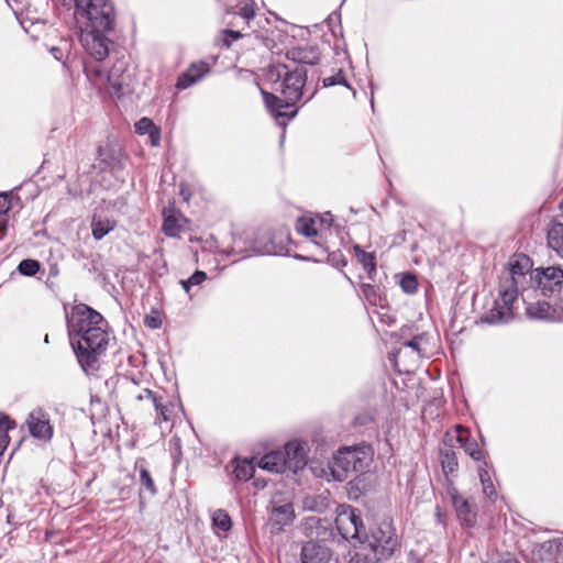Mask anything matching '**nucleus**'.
<instances>
[{
	"label": "nucleus",
	"mask_w": 563,
	"mask_h": 563,
	"mask_svg": "<svg viewBox=\"0 0 563 563\" xmlns=\"http://www.w3.org/2000/svg\"><path fill=\"white\" fill-rule=\"evenodd\" d=\"M70 344L82 369L95 368L98 357L106 351L109 335L103 317L89 306L78 303L66 313Z\"/></svg>",
	"instance_id": "1"
},
{
	"label": "nucleus",
	"mask_w": 563,
	"mask_h": 563,
	"mask_svg": "<svg viewBox=\"0 0 563 563\" xmlns=\"http://www.w3.org/2000/svg\"><path fill=\"white\" fill-rule=\"evenodd\" d=\"M75 15L85 23L80 43L86 53L97 62L103 60L112 42L109 34L114 30L115 12L109 0H74Z\"/></svg>",
	"instance_id": "2"
},
{
	"label": "nucleus",
	"mask_w": 563,
	"mask_h": 563,
	"mask_svg": "<svg viewBox=\"0 0 563 563\" xmlns=\"http://www.w3.org/2000/svg\"><path fill=\"white\" fill-rule=\"evenodd\" d=\"M264 77L272 84L280 82L279 91L283 96L282 99L274 93L261 89L267 109L277 118H295L297 109L290 113L286 112L285 109L292 108L301 100L307 82V69L298 65L290 67L282 63L271 64L264 69Z\"/></svg>",
	"instance_id": "3"
},
{
	"label": "nucleus",
	"mask_w": 563,
	"mask_h": 563,
	"mask_svg": "<svg viewBox=\"0 0 563 563\" xmlns=\"http://www.w3.org/2000/svg\"><path fill=\"white\" fill-rule=\"evenodd\" d=\"M532 267L531 260L525 254H516L510 257L507 267L499 276L498 295L495 307L484 317L487 323H507L512 318V308L519 294V289L526 288L529 282L527 274Z\"/></svg>",
	"instance_id": "4"
},
{
	"label": "nucleus",
	"mask_w": 563,
	"mask_h": 563,
	"mask_svg": "<svg viewBox=\"0 0 563 563\" xmlns=\"http://www.w3.org/2000/svg\"><path fill=\"white\" fill-rule=\"evenodd\" d=\"M368 465L367 454L360 448H342L330 462L335 481H345L351 473L363 472Z\"/></svg>",
	"instance_id": "5"
},
{
	"label": "nucleus",
	"mask_w": 563,
	"mask_h": 563,
	"mask_svg": "<svg viewBox=\"0 0 563 563\" xmlns=\"http://www.w3.org/2000/svg\"><path fill=\"white\" fill-rule=\"evenodd\" d=\"M332 213H303L297 219L296 230L299 234L312 239L316 244L324 245L332 235Z\"/></svg>",
	"instance_id": "6"
},
{
	"label": "nucleus",
	"mask_w": 563,
	"mask_h": 563,
	"mask_svg": "<svg viewBox=\"0 0 563 563\" xmlns=\"http://www.w3.org/2000/svg\"><path fill=\"white\" fill-rule=\"evenodd\" d=\"M529 283L531 289H537L543 296L560 294L563 290V268L560 266H549L537 268L531 272Z\"/></svg>",
	"instance_id": "7"
},
{
	"label": "nucleus",
	"mask_w": 563,
	"mask_h": 563,
	"mask_svg": "<svg viewBox=\"0 0 563 563\" xmlns=\"http://www.w3.org/2000/svg\"><path fill=\"white\" fill-rule=\"evenodd\" d=\"M368 547L375 553L377 560H385L393 555L398 545V539L390 522H382L369 537H366Z\"/></svg>",
	"instance_id": "8"
},
{
	"label": "nucleus",
	"mask_w": 563,
	"mask_h": 563,
	"mask_svg": "<svg viewBox=\"0 0 563 563\" xmlns=\"http://www.w3.org/2000/svg\"><path fill=\"white\" fill-rule=\"evenodd\" d=\"M335 526L344 539L362 541L364 526L356 509L351 506L342 507L335 518Z\"/></svg>",
	"instance_id": "9"
},
{
	"label": "nucleus",
	"mask_w": 563,
	"mask_h": 563,
	"mask_svg": "<svg viewBox=\"0 0 563 563\" xmlns=\"http://www.w3.org/2000/svg\"><path fill=\"white\" fill-rule=\"evenodd\" d=\"M97 161L101 170L117 174L123 168L124 154L118 143L107 140L98 146Z\"/></svg>",
	"instance_id": "10"
},
{
	"label": "nucleus",
	"mask_w": 563,
	"mask_h": 563,
	"mask_svg": "<svg viewBox=\"0 0 563 563\" xmlns=\"http://www.w3.org/2000/svg\"><path fill=\"white\" fill-rule=\"evenodd\" d=\"M29 433L41 441L48 442L54 434L49 415L43 408H34L26 417Z\"/></svg>",
	"instance_id": "11"
},
{
	"label": "nucleus",
	"mask_w": 563,
	"mask_h": 563,
	"mask_svg": "<svg viewBox=\"0 0 563 563\" xmlns=\"http://www.w3.org/2000/svg\"><path fill=\"white\" fill-rule=\"evenodd\" d=\"M448 494L462 525L473 527L476 523V506L459 493L455 487H449Z\"/></svg>",
	"instance_id": "12"
},
{
	"label": "nucleus",
	"mask_w": 563,
	"mask_h": 563,
	"mask_svg": "<svg viewBox=\"0 0 563 563\" xmlns=\"http://www.w3.org/2000/svg\"><path fill=\"white\" fill-rule=\"evenodd\" d=\"M537 289L523 288L521 291L522 301L526 305V313L530 319L545 320L552 318L553 310L545 300L532 301V294Z\"/></svg>",
	"instance_id": "13"
},
{
	"label": "nucleus",
	"mask_w": 563,
	"mask_h": 563,
	"mask_svg": "<svg viewBox=\"0 0 563 563\" xmlns=\"http://www.w3.org/2000/svg\"><path fill=\"white\" fill-rule=\"evenodd\" d=\"M287 470L297 473L307 464V445L298 441H290L284 448Z\"/></svg>",
	"instance_id": "14"
},
{
	"label": "nucleus",
	"mask_w": 563,
	"mask_h": 563,
	"mask_svg": "<svg viewBox=\"0 0 563 563\" xmlns=\"http://www.w3.org/2000/svg\"><path fill=\"white\" fill-rule=\"evenodd\" d=\"M137 400H148L153 405L156 411V422L170 421L173 419L175 406L172 401H164L162 397H158L150 389H144L137 397Z\"/></svg>",
	"instance_id": "15"
},
{
	"label": "nucleus",
	"mask_w": 563,
	"mask_h": 563,
	"mask_svg": "<svg viewBox=\"0 0 563 563\" xmlns=\"http://www.w3.org/2000/svg\"><path fill=\"white\" fill-rule=\"evenodd\" d=\"M130 74L123 63H115L106 76V84L114 93H125L130 88Z\"/></svg>",
	"instance_id": "16"
},
{
	"label": "nucleus",
	"mask_w": 563,
	"mask_h": 563,
	"mask_svg": "<svg viewBox=\"0 0 563 563\" xmlns=\"http://www.w3.org/2000/svg\"><path fill=\"white\" fill-rule=\"evenodd\" d=\"M294 507L290 503L283 505H273L269 515V526L273 533H278L287 525H290L294 520Z\"/></svg>",
	"instance_id": "17"
},
{
	"label": "nucleus",
	"mask_w": 563,
	"mask_h": 563,
	"mask_svg": "<svg viewBox=\"0 0 563 563\" xmlns=\"http://www.w3.org/2000/svg\"><path fill=\"white\" fill-rule=\"evenodd\" d=\"M289 242V233L287 230H279L274 233L269 242H261L258 239L255 241V250L261 254H278L287 251Z\"/></svg>",
	"instance_id": "18"
},
{
	"label": "nucleus",
	"mask_w": 563,
	"mask_h": 563,
	"mask_svg": "<svg viewBox=\"0 0 563 563\" xmlns=\"http://www.w3.org/2000/svg\"><path fill=\"white\" fill-rule=\"evenodd\" d=\"M286 57L298 66L316 65L320 60V53L316 46L306 45L288 49Z\"/></svg>",
	"instance_id": "19"
},
{
	"label": "nucleus",
	"mask_w": 563,
	"mask_h": 563,
	"mask_svg": "<svg viewBox=\"0 0 563 563\" xmlns=\"http://www.w3.org/2000/svg\"><path fill=\"white\" fill-rule=\"evenodd\" d=\"M329 560V550L319 543L307 542L301 549L302 563H328Z\"/></svg>",
	"instance_id": "20"
},
{
	"label": "nucleus",
	"mask_w": 563,
	"mask_h": 563,
	"mask_svg": "<svg viewBox=\"0 0 563 563\" xmlns=\"http://www.w3.org/2000/svg\"><path fill=\"white\" fill-rule=\"evenodd\" d=\"M209 71V65L205 62L194 63L190 67L178 78L177 87L186 89L197 82Z\"/></svg>",
	"instance_id": "21"
},
{
	"label": "nucleus",
	"mask_w": 563,
	"mask_h": 563,
	"mask_svg": "<svg viewBox=\"0 0 563 563\" xmlns=\"http://www.w3.org/2000/svg\"><path fill=\"white\" fill-rule=\"evenodd\" d=\"M260 467L274 473H283L287 470V462L283 451H272L260 461Z\"/></svg>",
	"instance_id": "22"
},
{
	"label": "nucleus",
	"mask_w": 563,
	"mask_h": 563,
	"mask_svg": "<svg viewBox=\"0 0 563 563\" xmlns=\"http://www.w3.org/2000/svg\"><path fill=\"white\" fill-rule=\"evenodd\" d=\"M189 221L183 213H167L163 222V231L169 238H176L187 229Z\"/></svg>",
	"instance_id": "23"
},
{
	"label": "nucleus",
	"mask_w": 563,
	"mask_h": 563,
	"mask_svg": "<svg viewBox=\"0 0 563 563\" xmlns=\"http://www.w3.org/2000/svg\"><path fill=\"white\" fill-rule=\"evenodd\" d=\"M456 432V441L464 449L465 453L468 454L473 460L481 461L483 457V453L475 441H471L468 439V430L463 428L462 426L455 427Z\"/></svg>",
	"instance_id": "24"
},
{
	"label": "nucleus",
	"mask_w": 563,
	"mask_h": 563,
	"mask_svg": "<svg viewBox=\"0 0 563 563\" xmlns=\"http://www.w3.org/2000/svg\"><path fill=\"white\" fill-rule=\"evenodd\" d=\"M115 227V221L107 213H93L91 221L92 235L96 240H101Z\"/></svg>",
	"instance_id": "25"
},
{
	"label": "nucleus",
	"mask_w": 563,
	"mask_h": 563,
	"mask_svg": "<svg viewBox=\"0 0 563 563\" xmlns=\"http://www.w3.org/2000/svg\"><path fill=\"white\" fill-rule=\"evenodd\" d=\"M548 244L563 258V223H553L548 231Z\"/></svg>",
	"instance_id": "26"
},
{
	"label": "nucleus",
	"mask_w": 563,
	"mask_h": 563,
	"mask_svg": "<svg viewBox=\"0 0 563 563\" xmlns=\"http://www.w3.org/2000/svg\"><path fill=\"white\" fill-rule=\"evenodd\" d=\"M135 468L139 470L141 485L145 487V489L150 493L151 496H154L157 489L151 473L145 466L144 459L136 460Z\"/></svg>",
	"instance_id": "27"
},
{
	"label": "nucleus",
	"mask_w": 563,
	"mask_h": 563,
	"mask_svg": "<svg viewBox=\"0 0 563 563\" xmlns=\"http://www.w3.org/2000/svg\"><path fill=\"white\" fill-rule=\"evenodd\" d=\"M23 205L19 195L11 191L0 192V211H12L14 209H22Z\"/></svg>",
	"instance_id": "28"
},
{
	"label": "nucleus",
	"mask_w": 563,
	"mask_h": 563,
	"mask_svg": "<svg viewBox=\"0 0 563 563\" xmlns=\"http://www.w3.org/2000/svg\"><path fill=\"white\" fill-rule=\"evenodd\" d=\"M234 463H235V465H234L233 474L238 481L246 482L253 476L254 465H253L252 461H250L247 459H244V460L236 459L234 461Z\"/></svg>",
	"instance_id": "29"
},
{
	"label": "nucleus",
	"mask_w": 563,
	"mask_h": 563,
	"mask_svg": "<svg viewBox=\"0 0 563 563\" xmlns=\"http://www.w3.org/2000/svg\"><path fill=\"white\" fill-rule=\"evenodd\" d=\"M441 465L445 474H452L457 470V457L452 448L441 449Z\"/></svg>",
	"instance_id": "30"
},
{
	"label": "nucleus",
	"mask_w": 563,
	"mask_h": 563,
	"mask_svg": "<svg viewBox=\"0 0 563 563\" xmlns=\"http://www.w3.org/2000/svg\"><path fill=\"white\" fill-rule=\"evenodd\" d=\"M213 527L218 531L227 532L232 527V521L227 511L218 509L212 515Z\"/></svg>",
	"instance_id": "31"
},
{
	"label": "nucleus",
	"mask_w": 563,
	"mask_h": 563,
	"mask_svg": "<svg viewBox=\"0 0 563 563\" xmlns=\"http://www.w3.org/2000/svg\"><path fill=\"white\" fill-rule=\"evenodd\" d=\"M539 547L540 551L544 552L547 555V558L542 556V559H552L558 552L561 551V549H563V539H552L541 543Z\"/></svg>",
	"instance_id": "32"
},
{
	"label": "nucleus",
	"mask_w": 563,
	"mask_h": 563,
	"mask_svg": "<svg viewBox=\"0 0 563 563\" xmlns=\"http://www.w3.org/2000/svg\"><path fill=\"white\" fill-rule=\"evenodd\" d=\"M478 473H479V479H481V483H482V486H483V493L489 499L496 498L497 494H496L494 484H493V482L490 479L488 471L483 468V467H479Z\"/></svg>",
	"instance_id": "33"
},
{
	"label": "nucleus",
	"mask_w": 563,
	"mask_h": 563,
	"mask_svg": "<svg viewBox=\"0 0 563 563\" xmlns=\"http://www.w3.org/2000/svg\"><path fill=\"white\" fill-rule=\"evenodd\" d=\"M357 261L362 264L363 268L372 273L375 271V256L372 253L363 251L360 246L354 247Z\"/></svg>",
	"instance_id": "34"
},
{
	"label": "nucleus",
	"mask_w": 563,
	"mask_h": 563,
	"mask_svg": "<svg viewBox=\"0 0 563 563\" xmlns=\"http://www.w3.org/2000/svg\"><path fill=\"white\" fill-rule=\"evenodd\" d=\"M85 73L87 77L95 84H106V74L98 65L85 63Z\"/></svg>",
	"instance_id": "35"
},
{
	"label": "nucleus",
	"mask_w": 563,
	"mask_h": 563,
	"mask_svg": "<svg viewBox=\"0 0 563 563\" xmlns=\"http://www.w3.org/2000/svg\"><path fill=\"white\" fill-rule=\"evenodd\" d=\"M18 271L24 276H34L40 271V263L35 260H23L19 264Z\"/></svg>",
	"instance_id": "36"
},
{
	"label": "nucleus",
	"mask_w": 563,
	"mask_h": 563,
	"mask_svg": "<svg viewBox=\"0 0 563 563\" xmlns=\"http://www.w3.org/2000/svg\"><path fill=\"white\" fill-rule=\"evenodd\" d=\"M135 130L139 134L144 135L153 133L157 137V126L148 118H142L135 123Z\"/></svg>",
	"instance_id": "37"
},
{
	"label": "nucleus",
	"mask_w": 563,
	"mask_h": 563,
	"mask_svg": "<svg viewBox=\"0 0 563 563\" xmlns=\"http://www.w3.org/2000/svg\"><path fill=\"white\" fill-rule=\"evenodd\" d=\"M322 84L323 87H332L335 85H343L349 87V84L341 69L335 75L323 78Z\"/></svg>",
	"instance_id": "38"
},
{
	"label": "nucleus",
	"mask_w": 563,
	"mask_h": 563,
	"mask_svg": "<svg viewBox=\"0 0 563 563\" xmlns=\"http://www.w3.org/2000/svg\"><path fill=\"white\" fill-rule=\"evenodd\" d=\"M400 287L407 294L416 292L418 287L416 277L412 275H405L400 280Z\"/></svg>",
	"instance_id": "39"
},
{
	"label": "nucleus",
	"mask_w": 563,
	"mask_h": 563,
	"mask_svg": "<svg viewBox=\"0 0 563 563\" xmlns=\"http://www.w3.org/2000/svg\"><path fill=\"white\" fill-rule=\"evenodd\" d=\"M422 340L421 335L415 336L412 340L406 341L402 343L404 349H410L413 353H416L417 357L423 356V350L421 349L420 341Z\"/></svg>",
	"instance_id": "40"
},
{
	"label": "nucleus",
	"mask_w": 563,
	"mask_h": 563,
	"mask_svg": "<svg viewBox=\"0 0 563 563\" xmlns=\"http://www.w3.org/2000/svg\"><path fill=\"white\" fill-rule=\"evenodd\" d=\"M15 427V422L8 416H0V434H8V431Z\"/></svg>",
	"instance_id": "41"
},
{
	"label": "nucleus",
	"mask_w": 563,
	"mask_h": 563,
	"mask_svg": "<svg viewBox=\"0 0 563 563\" xmlns=\"http://www.w3.org/2000/svg\"><path fill=\"white\" fill-rule=\"evenodd\" d=\"M241 15L246 19V20H251L254 18L255 15V9H254V2L253 1H250V2H246L242 8H241Z\"/></svg>",
	"instance_id": "42"
},
{
	"label": "nucleus",
	"mask_w": 563,
	"mask_h": 563,
	"mask_svg": "<svg viewBox=\"0 0 563 563\" xmlns=\"http://www.w3.org/2000/svg\"><path fill=\"white\" fill-rule=\"evenodd\" d=\"M207 278V275L202 271H196L192 276H190L187 279V284H191L192 286L200 285L202 282H205Z\"/></svg>",
	"instance_id": "43"
},
{
	"label": "nucleus",
	"mask_w": 563,
	"mask_h": 563,
	"mask_svg": "<svg viewBox=\"0 0 563 563\" xmlns=\"http://www.w3.org/2000/svg\"><path fill=\"white\" fill-rule=\"evenodd\" d=\"M145 324L151 329H157L161 327V321L155 317H146L145 318Z\"/></svg>",
	"instance_id": "44"
},
{
	"label": "nucleus",
	"mask_w": 563,
	"mask_h": 563,
	"mask_svg": "<svg viewBox=\"0 0 563 563\" xmlns=\"http://www.w3.org/2000/svg\"><path fill=\"white\" fill-rule=\"evenodd\" d=\"M8 443H9L8 434H0V454H2L4 452Z\"/></svg>",
	"instance_id": "45"
},
{
	"label": "nucleus",
	"mask_w": 563,
	"mask_h": 563,
	"mask_svg": "<svg viewBox=\"0 0 563 563\" xmlns=\"http://www.w3.org/2000/svg\"><path fill=\"white\" fill-rule=\"evenodd\" d=\"M7 213H0V238L2 236L3 232L7 228Z\"/></svg>",
	"instance_id": "46"
},
{
	"label": "nucleus",
	"mask_w": 563,
	"mask_h": 563,
	"mask_svg": "<svg viewBox=\"0 0 563 563\" xmlns=\"http://www.w3.org/2000/svg\"><path fill=\"white\" fill-rule=\"evenodd\" d=\"M150 137H151V142L154 146L158 145L159 144V139H161V133H159V130L157 129V139L156 136L154 135V132L153 133H148Z\"/></svg>",
	"instance_id": "47"
},
{
	"label": "nucleus",
	"mask_w": 563,
	"mask_h": 563,
	"mask_svg": "<svg viewBox=\"0 0 563 563\" xmlns=\"http://www.w3.org/2000/svg\"><path fill=\"white\" fill-rule=\"evenodd\" d=\"M225 34H227L228 36H230L232 40H238V38H240V37L242 36V34H241L240 32H238V31H231V30H227V31H225Z\"/></svg>",
	"instance_id": "48"
},
{
	"label": "nucleus",
	"mask_w": 563,
	"mask_h": 563,
	"mask_svg": "<svg viewBox=\"0 0 563 563\" xmlns=\"http://www.w3.org/2000/svg\"><path fill=\"white\" fill-rule=\"evenodd\" d=\"M180 285L183 286V288H184V290H185L186 292H189L190 287L192 286L191 284H187V279H185V280H180Z\"/></svg>",
	"instance_id": "49"
},
{
	"label": "nucleus",
	"mask_w": 563,
	"mask_h": 563,
	"mask_svg": "<svg viewBox=\"0 0 563 563\" xmlns=\"http://www.w3.org/2000/svg\"><path fill=\"white\" fill-rule=\"evenodd\" d=\"M561 209H563V200H562V203H561Z\"/></svg>",
	"instance_id": "50"
}]
</instances>
